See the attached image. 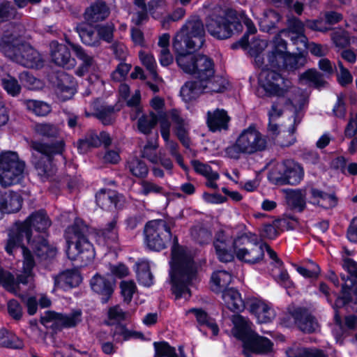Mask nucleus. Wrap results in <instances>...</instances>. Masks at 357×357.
I'll use <instances>...</instances> for the list:
<instances>
[{
	"label": "nucleus",
	"instance_id": "nucleus-1",
	"mask_svg": "<svg viewBox=\"0 0 357 357\" xmlns=\"http://www.w3.org/2000/svg\"><path fill=\"white\" fill-rule=\"evenodd\" d=\"M51 225L46 213L41 211L31 214L24 222L17 224L10 231L6 245V252L12 255L18 249L22 252L24 260L22 270L16 273L17 279L8 271L0 270V284L7 291L17 294L19 291V284H26L33 281V271L35 262L31 252L23 245L24 238L31 245L36 256L40 261L54 258L57 254V249L49 245L43 236H38L31 241V228L37 231L44 232Z\"/></svg>",
	"mask_w": 357,
	"mask_h": 357
},
{
	"label": "nucleus",
	"instance_id": "nucleus-2",
	"mask_svg": "<svg viewBox=\"0 0 357 357\" xmlns=\"http://www.w3.org/2000/svg\"><path fill=\"white\" fill-rule=\"evenodd\" d=\"M259 84L265 91L277 97L268 112V132L272 137L280 133L279 126L275 121L281 116L284 111L291 113L288 126L289 139L287 141H278L281 146H289L295 141L294 133L296 126L301 123L303 114L302 108L307 103L308 94L305 91L291 86L289 80L280 77L274 72L264 70L259 75Z\"/></svg>",
	"mask_w": 357,
	"mask_h": 357
},
{
	"label": "nucleus",
	"instance_id": "nucleus-3",
	"mask_svg": "<svg viewBox=\"0 0 357 357\" xmlns=\"http://www.w3.org/2000/svg\"><path fill=\"white\" fill-rule=\"evenodd\" d=\"M204 37L203 24L196 17L188 21L176 33L173 47L177 54L176 62L183 72L194 75L202 83L211 84L218 78H222L214 75L213 61L207 56L192 53L203 45Z\"/></svg>",
	"mask_w": 357,
	"mask_h": 357
},
{
	"label": "nucleus",
	"instance_id": "nucleus-4",
	"mask_svg": "<svg viewBox=\"0 0 357 357\" xmlns=\"http://www.w3.org/2000/svg\"><path fill=\"white\" fill-rule=\"evenodd\" d=\"M287 36V30H282L271 43V50L264 59L262 52L267 47V42L264 40L255 39L249 46V54L254 58L255 65L262 68L260 73L264 71L274 72L280 77L279 73L270 68H284L289 70H295L305 65L306 56L303 54H291L287 51V43L281 38L282 35Z\"/></svg>",
	"mask_w": 357,
	"mask_h": 357
},
{
	"label": "nucleus",
	"instance_id": "nucleus-5",
	"mask_svg": "<svg viewBox=\"0 0 357 357\" xmlns=\"http://www.w3.org/2000/svg\"><path fill=\"white\" fill-rule=\"evenodd\" d=\"M170 278L172 290L176 298L188 299L190 296V287L195 280L196 268L192 261V255L187 249L179 246L176 237L174 238L170 261Z\"/></svg>",
	"mask_w": 357,
	"mask_h": 357
},
{
	"label": "nucleus",
	"instance_id": "nucleus-6",
	"mask_svg": "<svg viewBox=\"0 0 357 357\" xmlns=\"http://www.w3.org/2000/svg\"><path fill=\"white\" fill-rule=\"evenodd\" d=\"M243 23L249 33H255L257 29L253 22L244 13L237 15L233 10H221L218 14L213 13L206 20V26L208 33L218 39H227L231 36L235 30H241Z\"/></svg>",
	"mask_w": 357,
	"mask_h": 357
},
{
	"label": "nucleus",
	"instance_id": "nucleus-7",
	"mask_svg": "<svg viewBox=\"0 0 357 357\" xmlns=\"http://www.w3.org/2000/svg\"><path fill=\"white\" fill-rule=\"evenodd\" d=\"M12 31L6 33L0 38V50L4 55L16 63L26 68H40L43 60L36 50L26 43H23L19 35L15 33L18 27L11 26Z\"/></svg>",
	"mask_w": 357,
	"mask_h": 357
},
{
	"label": "nucleus",
	"instance_id": "nucleus-8",
	"mask_svg": "<svg viewBox=\"0 0 357 357\" xmlns=\"http://www.w3.org/2000/svg\"><path fill=\"white\" fill-rule=\"evenodd\" d=\"M86 230L83 221L76 218L74 224L66 229L64 234L68 257L72 261H79L80 266L91 264L96 255L93 245L85 235Z\"/></svg>",
	"mask_w": 357,
	"mask_h": 357
},
{
	"label": "nucleus",
	"instance_id": "nucleus-9",
	"mask_svg": "<svg viewBox=\"0 0 357 357\" xmlns=\"http://www.w3.org/2000/svg\"><path fill=\"white\" fill-rule=\"evenodd\" d=\"M234 327L231 333L243 342V354L264 355L272 351L273 344L267 337L260 336L252 330V323L245 317L236 314L232 317Z\"/></svg>",
	"mask_w": 357,
	"mask_h": 357
},
{
	"label": "nucleus",
	"instance_id": "nucleus-10",
	"mask_svg": "<svg viewBox=\"0 0 357 357\" xmlns=\"http://www.w3.org/2000/svg\"><path fill=\"white\" fill-rule=\"evenodd\" d=\"M266 137L254 125L242 130L234 144L224 151L225 156L238 160L241 155H251L262 152L267 148Z\"/></svg>",
	"mask_w": 357,
	"mask_h": 357
},
{
	"label": "nucleus",
	"instance_id": "nucleus-11",
	"mask_svg": "<svg viewBox=\"0 0 357 357\" xmlns=\"http://www.w3.org/2000/svg\"><path fill=\"white\" fill-rule=\"evenodd\" d=\"M64 142L60 141L56 144L49 146L38 142H33L31 148L32 162L35 166L38 176L43 179H48L56 172V166L52 161L54 154H59L64 150Z\"/></svg>",
	"mask_w": 357,
	"mask_h": 357
},
{
	"label": "nucleus",
	"instance_id": "nucleus-12",
	"mask_svg": "<svg viewBox=\"0 0 357 357\" xmlns=\"http://www.w3.org/2000/svg\"><path fill=\"white\" fill-rule=\"evenodd\" d=\"M268 178L275 185H296L303 178V167L294 160H273L267 166Z\"/></svg>",
	"mask_w": 357,
	"mask_h": 357
},
{
	"label": "nucleus",
	"instance_id": "nucleus-13",
	"mask_svg": "<svg viewBox=\"0 0 357 357\" xmlns=\"http://www.w3.org/2000/svg\"><path fill=\"white\" fill-rule=\"evenodd\" d=\"M25 162L17 152L0 153V185L4 187L19 183L24 176Z\"/></svg>",
	"mask_w": 357,
	"mask_h": 357
},
{
	"label": "nucleus",
	"instance_id": "nucleus-14",
	"mask_svg": "<svg viewBox=\"0 0 357 357\" xmlns=\"http://www.w3.org/2000/svg\"><path fill=\"white\" fill-rule=\"evenodd\" d=\"M246 234L248 235V241L238 244L236 250V256L238 259L248 264L259 263L263 259L266 249L269 257L274 260L279 266L282 265V261L278 258L276 253L268 245L252 243L251 241L254 240L253 237H255V235L251 233Z\"/></svg>",
	"mask_w": 357,
	"mask_h": 357
},
{
	"label": "nucleus",
	"instance_id": "nucleus-15",
	"mask_svg": "<svg viewBox=\"0 0 357 357\" xmlns=\"http://www.w3.org/2000/svg\"><path fill=\"white\" fill-rule=\"evenodd\" d=\"M242 241L245 243L248 241V235L243 234L241 236L233 238L230 229L219 231L215 236L213 247L217 257L220 261L229 262L234 259L236 250L238 244Z\"/></svg>",
	"mask_w": 357,
	"mask_h": 357
},
{
	"label": "nucleus",
	"instance_id": "nucleus-16",
	"mask_svg": "<svg viewBox=\"0 0 357 357\" xmlns=\"http://www.w3.org/2000/svg\"><path fill=\"white\" fill-rule=\"evenodd\" d=\"M145 243L153 250L160 251L166 248L172 238L169 227L164 220L149 222L144 229Z\"/></svg>",
	"mask_w": 357,
	"mask_h": 357
},
{
	"label": "nucleus",
	"instance_id": "nucleus-17",
	"mask_svg": "<svg viewBox=\"0 0 357 357\" xmlns=\"http://www.w3.org/2000/svg\"><path fill=\"white\" fill-rule=\"evenodd\" d=\"M287 37L295 45H299L298 50L307 49L311 54L317 56L326 55L328 52L327 45L312 43L307 44V39L304 34V25L296 18L288 20Z\"/></svg>",
	"mask_w": 357,
	"mask_h": 357
},
{
	"label": "nucleus",
	"instance_id": "nucleus-18",
	"mask_svg": "<svg viewBox=\"0 0 357 357\" xmlns=\"http://www.w3.org/2000/svg\"><path fill=\"white\" fill-rule=\"evenodd\" d=\"M227 82L224 78H218L211 84L202 83L198 79L187 82L181 89V96L185 102L197 98L203 93H220L227 87Z\"/></svg>",
	"mask_w": 357,
	"mask_h": 357
},
{
	"label": "nucleus",
	"instance_id": "nucleus-19",
	"mask_svg": "<svg viewBox=\"0 0 357 357\" xmlns=\"http://www.w3.org/2000/svg\"><path fill=\"white\" fill-rule=\"evenodd\" d=\"M342 266L351 276L355 277V280L352 282L351 288L348 287L347 284L342 287V296L337 298L333 307L336 309L346 305H350L353 310L357 311V299L354 300L351 298V292L356 296L357 294V263L349 257H345L343 260Z\"/></svg>",
	"mask_w": 357,
	"mask_h": 357
},
{
	"label": "nucleus",
	"instance_id": "nucleus-20",
	"mask_svg": "<svg viewBox=\"0 0 357 357\" xmlns=\"http://www.w3.org/2000/svg\"><path fill=\"white\" fill-rule=\"evenodd\" d=\"M82 320V312L80 310H73L69 314H59L54 312H48L42 317V323L47 325L52 322L53 325L61 327H73L79 323Z\"/></svg>",
	"mask_w": 357,
	"mask_h": 357
},
{
	"label": "nucleus",
	"instance_id": "nucleus-21",
	"mask_svg": "<svg viewBox=\"0 0 357 357\" xmlns=\"http://www.w3.org/2000/svg\"><path fill=\"white\" fill-rule=\"evenodd\" d=\"M50 46L52 60L55 64L67 69L75 67L76 61L71 57L66 45L52 41Z\"/></svg>",
	"mask_w": 357,
	"mask_h": 357
},
{
	"label": "nucleus",
	"instance_id": "nucleus-22",
	"mask_svg": "<svg viewBox=\"0 0 357 357\" xmlns=\"http://www.w3.org/2000/svg\"><path fill=\"white\" fill-rule=\"evenodd\" d=\"M230 117L226 110L216 109L209 110L206 114V123L212 132H221L229 128Z\"/></svg>",
	"mask_w": 357,
	"mask_h": 357
},
{
	"label": "nucleus",
	"instance_id": "nucleus-23",
	"mask_svg": "<svg viewBox=\"0 0 357 357\" xmlns=\"http://www.w3.org/2000/svg\"><path fill=\"white\" fill-rule=\"evenodd\" d=\"M77 58L82 62L76 74L82 76L96 68V62L92 55L88 54L81 46L68 43Z\"/></svg>",
	"mask_w": 357,
	"mask_h": 357
},
{
	"label": "nucleus",
	"instance_id": "nucleus-24",
	"mask_svg": "<svg viewBox=\"0 0 357 357\" xmlns=\"http://www.w3.org/2000/svg\"><path fill=\"white\" fill-rule=\"evenodd\" d=\"M250 309L254 314L259 323H268L275 317V312L272 307L266 302L254 299L250 301Z\"/></svg>",
	"mask_w": 357,
	"mask_h": 357
},
{
	"label": "nucleus",
	"instance_id": "nucleus-25",
	"mask_svg": "<svg viewBox=\"0 0 357 357\" xmlns=\"http://www.w3.org/2000/svg\"><path fill=\"white\" fill-rule=\"evenodd\" d=\"M97 204L102 208H110L112 207L120 208L123 203V198L115 191L111 190H101L96 196Z\"/></svg>",
	"mask_w": 357,
	"mask_h": 357
},
{
	"label": "nucleus",
	"instance_id": "nucleus-26",
	"mask_svg": "<svg viewBox=\"0 0 357 357\" xmlns=\"http://www.w3.org/2000/svg\"><path fill=\"white\" fill-rule=\"evenodd\" d=\"M92 290L100 295L103 303L107 302L114 291V283L109 282L105 277L96 274L91 280Z\"/></svg>",
	"mask_w": 357,
	"mask_h": 357
},
{
	"label": "nucleus",
	"instance_id": "nucleus-27",
	"mask_svg": "<svg viewBox=\"0 0 357 357\" xmlns=\"http://www.w3.org/2000/svg\"><path fill=\"white\" fill-rule=\"evenodd\" d=\"M110 13L109 8L105 3L98 0L92 3L84 13V18L89 23L97 22L106 19Z\"/></svg>",
	"mask_w": 357,
	"mask_h": 357
},
{
	"label": "nucleus",
	"instance_id": "nucleus-28",
	"mask_svg": "<svg viewBox=\"0 0 357 357\" xmlns=\"http://www.w3.org/2000/svg\"><path fill=\"white\" fill-rule=\"evenodd\" d=\"M291 316L294 319L295 324L303 332H314L319 328L318 323L314 317L300 308L291 313Z\"/></svg>",
	"mask_w": 357,
	"mask_h": 357
},
{
	"label": "nucleus",
	"instance_id": "nucleus-29",
	"mask_svg": "<svg viewBox=\"0 0 357 357\" xmlns=\"http://www.w3.org/2000/svg\"><path fill=\"white\" fill-rule=\"evenodd\" d=\"M20 196L13 192H5L0 197V218L4 213H14L20 210L22 206Z\"/></svg>",
	"mask_w": 357,
	"mask_h": 357
},
{
	"label": "nucleus",
	"instance_id": "nucleus-30",
	"mask_svg": "<svg viewBox=\"0 0 357 357\" xmlns=\"http://www.w3.org/2000/svg\"><path fill=\"white\" fill-rule=\"evenodd\" d=\"M171 120L176 125L175 132L179 140L185 147H189L190 141L188 137V125L181 116L178 109H173L169 111Z\"/></svg>",
	"mask_w": 357,
	"mask_h": 357
},
{
	"label": "nucleus",
	"instance_id": "nucleus-31",
	"mask_svg": "<svg viewBox=\"0 0 357 357\" xmlns=\"http://www.w3.org/2000/svg\"><path fill=\"white\" fill-rule=\"evenodd\" d=\"M82 280V276L77 271L68 270L54 277V285L56 288L66 290L78 286Z\"/></svg>",
	"mask_w": 357,
	"mask_h": 357
},
{
	"label": "nucleus",
	"instance_id": "nucleus-32",
	"mask_svg": "<svg viewBox=\"0 0 357 357\" xmlns=\"http://www.w3.org/2000/svg\"><path fill=\"white\" fill-rule=\"evenodd\" d=\"M224 305L231 311L241 312L245 308V302L240 292L234 289H225L222 293Z\"/></svg>",
	"mask_w": 357,
	"mask_h": 357
},
{
	"label": "nucleus",
	"instance_id": "nucleus-33",
	"mask_svg": "<svg viewBox=\"0 0 357 357\" xmlns=\"http://www.w3.org/2000/svg\"><path fill=\"white\" fill-rule=\"evenodd\" d=\"M75 92L76 84L73 78L66 73L60 75L56 91L58 97L65 101L70 99Z\"/></svg>",
	"mask_w": 357,
	"mask_h": 357
},
{
	"label": "nucleus",
	"instance_id": "nucleus-34",
	"mask_svg": "<svg viewBox=\"0 0 357 357\" xmlns=\"http://www.w3.org/2000/svg\"><path fill=\"white\" fill-rule=\"evenodd\" d=\"M192 165L195 171L202 175L206 178V186L213 189H216L218 185L216 181L219 179L220 176L218 172L212 170L211 167L206 164L202 163L198 160L192 161Z\"/></svg>",
	"mask_w": 357,
	"mask_h": 357
},
{
	"label": "nucleus",
	"instance_id": "nucleus-35",
	"mask_svg": "<svg viewBox=\"0 0 357 357\" xmlns=\"http://www.w3.org/2000/svg\"><path fill=\"white\" fill-rule=\"evenodd\" d=\"M310 202L314 205L328 208L336 206L337 199L333 194H327L315 188L310 190Z\"/></svg>",
	"mask_w": 357,
	"mask_h": 357
},
{
	"label": "nucleus",
	"instance_id": "nucleus-36",
	"mask_svg": "<svg viewBox=\"0 0 357 357\" xmlns=\"http://www.w3.org/2000/svg\"><path fill=\"white\" fill-rule=\"evenodd\" d=\"M118 239V233L116 229V220L111 221L107 227L97 233L96 241L102 245L110 246L112 243H115Z\"/></svg>",
	"mask_w": 357,
	"mask_h": 357
},
{
	"label": "nucleus",
	"instance_id": "nucleus-37",
	"mask_svg": "<svg viewBox=\"0 0 357 357\" xmlns=\"http://www.w3.org/2000/svg\"><path fill=\"white\" fill-rule=\"evenodd\" d=\"M136 274L139 283L144 287H150L153 283V276L151 272V263L142 259L136 264Z\"/></svg>",
	"mask_w": 357,
	"mask_h": 357
},
{
	"label": "nucleus",
	"instance_id": "nucleus-38",
	"mask_svg": "<svg viewBox=\"0 0 357 357\" xmlns=\"http://www.w3.org/2000/svg\"><path fill=\"white\" fill-rule=\"evenodd\" d=\"M186 314H193L200 326H206L213 335H218L219 329L217 324L208 316L205 311L202 309L192 308Z\"/></svg>",
	"mask_w": 357,
	"mask_h": 357
},
{
	"label": "nucleus",
	"instance_id": "nucleus-39",
	"mask_svg": "<svg viewBox=\"0 0 357 357\" xmlns=\"http://www.w3.org/2000/svg\"><path fill=\"white\" fill-rule=\"evenodd\" d=\"M77 31L83 43L95 46L99 44L100 40L98 31H94L93 28L86 24H80L77 26Z\"/></svg>",
	"mask_w": 357,
	"mask_h": 357
},
{
	"label": "nucleus",
	"instance_id": "nucleus-40",
	"mask_svg": "<svg viewBox=\"0 0 357 357\" xmlns=\"http://www.w3.org/2000/svg\"><path fill=\"white\" fill-rule=\"evenodd\" d=\"M232 280L231 275L225 271H215L211 276V288L213 291H220L228 286Z\"/></svg>",
	"mask_w": 357,
	"mask_h": 357
},
{
	"label": "nucleus",
	"instance_id": "nucleus-41",
	"mask_svg": "<svg viewBox=\"0 0 357 357\" xmlns=\"http://www.w3.org/2000/svg\"><path fill=\"white\" fill-rule=\"evenodd\" d=\"M24 105L28 111L38 116H45L52 110L51 106L42 100H26Z\"/></svg>",
	"mask_w": 357,
	"mask_h": 357
},
{
	"label": "nucleus",
	"instance_id": "nucleus-42",
	"mask_svg": "<svg viewBox=\"0 0 357 357\" xmlns=\"http://www.w3.org/2000/svg\"><path fill=\"white\" fill-rule=\"evenodd\" d=\"M23 342L15 334L8 331L5 328L0 329V347L21 349L23 347Z\"/></svg>",
	"mask_w": 357,
	"mask_h": 357
},
{
	"label": "nucleus",
	"instance_id": "nucleus-43",
	"mask_svg": "<svg viewBox=\"0 0 357 357\" xmlns=\"http://www.w3.org/2000/svg\"><path fill=\"white\" fill-rule=\"evenodd\" d=\"M280 15L272 10L264 13L262 17L259 18V26L262 31L269 32L280 20Z\"/></svg>",
	"mask_w": 357,
	"mask_h": 357
},
{
	"label": "nucleus",
	"instance_id": "nucleus-44",
	"mask_svg": "<svg viewBox=\"0 0 357 357\" xmlns=\"http://www.w3.org/2000/svg\"><path fill=\"white\" fill-rule=\"evenodd\" d=\"M300 82L301 84L313 86L317 88L321 87L325 84L321 75L315 70H308L300 76Z\"/></svg>",
	"mask_w": 357,
	"mask_h": 357
},
{
	"label": "nucleus",
	"instance_id": "nucleus-45",
	"mask_svg": "<svg viewBox=\"0 0 357 357\" xmlns=\"http://www.w3.org/2000/svg\"><path fill=\"white\" fill-rule=\"evenodd\" d=\"M289 205L295 209L301 211L305 206V195L302 190H295L289 192L287 195Z\"/></svg>",
	"mask_w": 357,
	"mask_h": 357
},
{
	"label": "nucleus",
	"instance_id": "nucleus-46",
	"mask_svg": "<svg viewBox=\"0 0 357 357\" xmlns=\"http://www.w3.org/2000/svg\"><path fill=\"white\" fill-rule=\"evenodd\" d=\"M273 265L277 270H273V276L275 280L282 287L285 289L291 288L293 283L289 278V275L286 270L283 268V263L279 266L274 260L272 262Z\"/></svg>",
	"mask_w": 357,
	"mask_h": 357
},
{
	"label": "nucleus",
	"instance_id": "nucleus-47",
	"mask_svg": "<svg viewBox=\"0 0 357 357\" xmlns=\"http://www.w3.org/2000/svg\"><path fill=\"white\" fill-rule=\"evenodd\" d=\"M158 122V116L153 112L147 115H142L138 120V130L144 133L149 134Z\"/></svg>",
	"mask_w": 357,
	"mask_h": 357
},
{
	"label": "nucleus",
	"instance_id": "nucleus-48",
	"mask_svg": "<svg viewBox=\"0 0 357 357\" xmlns=\"http://www.w3.org/2000/svg\"><path fill=\"white\" fill-rule=\"evenodd\" d=\"M139 57L142 63L149 71L153 79L155 81L160 80L156 72L157 64L153 55L144 51H140L139 52Z\"/></svg>",
	"mask_w": 357,
	"mask_h": 357
},
{
	"label": "nucleus",
	"instance_id": "nucleus-49",
	"mask_svg": "<svg viewBox=\"0 0 357 357\" xmlns=\"http://www.w3.org/2000/svg\"><path fill=\"white\" fill-rule=\"evenodd\" d=\"M286 354L288 357H326L319 350H309L296 346L288 349Z\"/></svg>",
	"mask_w": 357,
	"mask_h": 357
},
{
	"label": "nucleus",
	"instance_id": "nucleus-50",
	"mask_svg": "<svg viewBox=\"0 0 357 357\" xmlns=\"http://www.w3.org/2000/svg\"><path fill=\"white\" fill-rule=\"evenodd\" d=\"M142 333L129 330L121 325L117 326L114 333V337L116 341H127L132 339H139L142 338Z\"/></svg>",
	"mask_w": 357,
	"mask_h": 357
},
{
	"label": "nucleus",
	"instance_id": "nucleus-51",
	"mask_svg": "<svg viewBox=\"0 0 357 357\" xmlns=\"http://www.w3.org/2000/svg\"><path fill=\"white\" fill-rule=\"evenodd\" d=\"M1 86L12 96H18L21 91V86L17 80L9 75L1 78Z\"/></svg>",
	"mask_w": 357,
	"mask_h": 357
},
{
	"label": "nucleus",
	"instance_id": "nucleus-52",
	"mask_svg": "<svg viewBox=\"0 0 357 357\" xmlns=\"http://www.w3.org/2000/svg\"><path fill=\"white\" fill-rule=\"evenodd\" d=\"M128 167L130 173L138 178L146 176L149 172L146 165L138 159H133L130 161Z\"/></svg>",
	"mask_w": 357,
	"mask_h": 357
},
{
	"label": "nucleus",
	"instance_id": "nucleus-53",
	"mask_svg": "<svg viewBox=\"0 0 357 357\" xmlns=\"http://www.w3.org/2000/svg\"><path fill=\"white\" fill-rule=\"evenodd\" d=\"M155 357H178L174 347L169 346L167 343L154 342Z\"/></svg>",
	"mask_w": 357,
	"mask_h": 357
},
{
	"label": "nucleus",
	"instance_id": "nucleus-54",
	"mask_svg": "<svg viewBox=\"0 0 357 357\" xmlns=\"http://www.w3.org/2000/svg\"><path fill=\"white\" fill-rule=\"evenodd\" d=\"M158 148L157 140L155 142H149L144 146L142 151V157L148 159L152 163L158 162V155L156 154V149Z\"/></svg>",
	"mask_w": 357,
	"mask_h": 357
},
{
	"label": "nucleus",
	"instance_id": "nucleus-55",
	"mask_svg": "<svg viewBox=\"0 0 357 357\" xmlns=\"http://www.w3.org/2000/svg\"><path fill=\"white\" fill-rule=\"evenodd\" d=\"M121 295L124 301H131L133 294L136 292L137 287L135 283L131 280H123L120 284Z\"/></svg>",
	"mask_w": 357,
	"mask_h": 357
},
{
	"label": "nucleus",
	"instance_id": "nucleus-56",
	"mask_svg": "<svg viewBox=\"0 0 357 357\" xmlns=\"http://www.w3.org/2000/svg\"><path fill=\"white\" fill-rule=\"evenodd\" d=\"M20 79L22 84L31 90H38L43 86L42 82L30 75L27 72H23L20 75Z\"/></svg>",
	"mask_w": 357,
	"mask_h": 357
},
{
	"label": "nucleus",
	"instance_id": "nucleus-57",
	"mask_svg": "<svg viewBox=\"0 0 357 357\" xmlns=\"http://www.w3.org/2000/svg\"><path fill=\"white\" fill-rule=\"evenodd\" d=\"M158 119L160 122L161 136L163 139H166L170 137L171 123L169 119H171V116L169 111L167 113L160 114Z\"/></svg>",
	"mask_w": 357,
	"mask_h": 357
},
{
	"label": "nucleus",
	"instance_id": "nucleus-58",
	"mask_svg": "<svg viewBox=\"0 0 357 357\" xmlns=\"http://www.w3.org/2000/svg\"><path fill=\"white\" fill-rule=\"evenodd\" d=\"M150 14L154 18H159L167 11L165 2L163 0H154L149 4Z\"/></svg>",
	"mask_w": 357,
	"mask_h": 357
},
{
	"label": "nucleus",
	"instance_id": "nucleus-59",
	"mask_svg": "<svg viewBox=\"0 0 357 357\" xmlns=\"http://www.w3.org/2000/svg\"><path fill=\"white\" fill-rule=\"evenodd\" d=\"M141 190L140 193L143 195H148L151 193L154 194H163L164 189L162 186L151 182L150 181H142L140 183Z\"/></svg>",
	"mask_w": 357,
	"mask_h": 357
},
{
	"label": "nucleus",
	"instance_id": "nucleus-60",
	"mask_svg": "<svg viewBox=\"0 0 357 357\" xmlns=\"http://www.w3.org/2000/svg\"><path fill=\"white\" fill-rule=\"evenodd\" d=\"M164 141L165 142V148H166V149L168 150L170 152L171 155L176 159V160L178 162V164L184 170H186L187 167L183 164L182 157L179 154V153L178 152V150H177L178 149V144L175 142L171 140L169 137L167 139H164Z\"/></svg>",
	"mask_w": 357,
	"mask_h": 357
},
{
	"label": "nucleus",
	"instance_id": "nucleus-61",
	"mask_svg": "<svg viewBox=\"0 0 357 357\" xmlns=\"http://www.w3.org/2000/svg\"><path fill=\"white\" fill-rule=\"evenodd\" d=\"M35 130L39 135L46 137H54L59 133L58 128L50 123H38L36 125Z\"/></svg>",
	"mask_w": 357,
	"mask_h": 357
},
{
	"label": "nucleus",
	"instance_id": "nucleus-62",
	"mask_svg": "<svg viewBox=\"0 0 357 357\" xmlns=\"http://www.w3.org/2000/svg\"><path fill=\"white\" fill-rule=\"evenodd\" d=\"M135 3L141 9V10L137 11L136 13H134L132 17V22L135 25H139L146 20L147 17L146 10L145 7L144 0H134Z\"/></svg>",
	"mask_w": 357,
	"mask_h": 357
},
{
	"label": "nucleus",
	"instance_id": "nucleus-63",
	"mask_svg": "<svg viewBox=\"0 0 357 357\" xmlns=\"http://www.w3.org/2000/svg\"><path fill=\"white\" fill-rule=\"evenodd\" d=\"M130 316L129 312H125L119 305L110 307L108 311V318L111 321L117 322L124 320Z\"/></svg>",
	"mask_w": 357,
	"mask_h": 357
},
{
	"label": "nucleus",
	"instance_id": "nucleus-64",
	"mask_svg": "<svg viewBox=\"0 0 357 357\" xmlns=\"http://www.w3.org/2000/svg\"><path fill=\"white\" fill-rule=\"evenodd\" d=\"M130 65L121 63L118 65L116 70L112 73V79L116 82H120L124 79L130 70Z\"/></svg>",
	"mask_w": 357,
	"mask_h": 357
}]
</instances>
